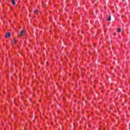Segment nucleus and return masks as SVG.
Returning <instances> with one entry per match:
<instances>
[{"instance_id":"nucleus-1","label":"nucleus","mask_w":130,"mask_h":130,"mask_svg":"<svg viewBox=\"0 0 130 130\" xmlns=\"http://www.w3.org/2000/svg\"><path fill=\"white\" fill-rule=\"evenodd\" d=\"M11 37V33L7 32L5 35V38H9Z\"/></svg>"},{"instance_id":"nucleus-2","label":"nucleus","mask_w":130,"mask_h":130,"mask_svg":"<svg viewBox=\"0 0 130 130\" xmlns=\"http://www.w3.org/2000/svg\"><path fill=\"white\" fill-rule=\"evenodd\" d=\"M20 36H24L25 35V31L24 30H21L20 31Z\"/></svg>"},{"instance_id":"nucleus-3","label":"nucleus","mask_w":130,"mask_h":130,"mask_svg":"<svg viewBox=\"0 0 130 130\" xmlns=\"http://www.w3.org/2000/svg\"><path fill=\"white\" fill-rule=\"evenodd\" d=\"M11 3L13 6H15L16 5V2H15V0H11Z\"/></svg>"},{"instance_id":"nucleus-4","label":"nucleus","mask_w":130,"mask_h":130,"mask_svg":"<svg viewBox=\"0 0 130 130\" xmlns=\"http://www.w3.org/2000/svg\"><path fill=\"white\" fill-rule=\"evenodd\" d=\"M110 20H111V16L109 15V17L107 19V21H110Z\"/></svg>"},{"instance_id":"nucleus-5","label":"nucleus","mask_w":130,"mask_h":130,"mask_svg":"<svg viewBox=\"0 0 130 130\" xmlns=\"http://www.w3.org/2000/svg\"><path fill=\"white\" fill-rule=\"evenodd\" d=\"M121 31V28H118L117 30L118 33H120Z\"/></svg>"},{"instance_id":"nucleus-6","label":"nucleus","mask_w":130,"mask_h":130,"mask_svg":"<svg viewBox=\"0 0 130 130\" xmlns=\"http://www.w3.org/2000/svg\"><path fill=\"white\" fill-rule=\"evenodd\" d=\"M13 41H14V43H15V44H16V43H17V41L16 39H13Z\"/></svg>"},{"instance_id":"nucleus-7","label":"nucleus","mask_w":130,"mask_h":130,"mask_svg":"<svg viewBox=\"0 0 130 130\" xmlns=\"http://www.w3.org/2000/svg\"><path fill=\"white\" fill-rule=\"evenodd\" d=\"M37 12H38V10H35L34 11V13H35V14H36V13H37Z\"/></svg>"}]
</instances>
